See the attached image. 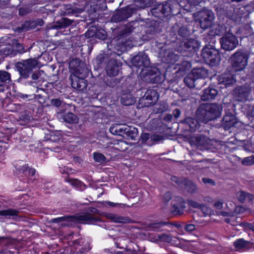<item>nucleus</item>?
I'll return each mask as SVG.
<instances>
[{"mask_svg":"<svg viewBox=\"0 0 254 254\" xmlns=\"http://www.w3.org/2000/svg\"><path fill=\"white\" fill-rule=\"evenodd\" d=\"M222 111V107L218 104H202L197 109L196 115L199 121L207 123L220 117Z\"/></svg>","mask_w":254,"mask_h":254,"instance_id":"f257e3e1","label":"nucleus"},{"mask_svg":"<svg viewBox=\"0 0 254 254\" xmlns=\"http://www.w3.org/2000/svg\"><path fill=\"white\" fill-rule=\"evenodd\" d=\"M249 55L242 51L233 54L229 59L233 69L235 71L244 70L248 64Z\"/></svg>","mask_w":254,"mask_h":254,"instance_id":"f03ea898","label":"nucleus"},{"mask_svg":"<svg viewBox=\"0 0 254 254\" xmlns=\"http://www.w3.org/2000/svg\"><path fill=\"white\" fill-rule=\"evenodd\" d=\"M38 61L35 59H29L22 60L16 63L15 67L19 71L20 76L24 78L29 77L33 69L38 65Z\"/></svg>","mask_w":254,"mask_h":254,"instance_id":"7ed1b4c3","label":"nucleus"},{"mask_svg":"<svg viewBox=\"0 0 254 254\" xmlns=\"http://www.w3.org/2000/svg\"><path fill=\"white\" fill-rule=\"evenodd\" d=\"M99 214V211L95 208H89L86 212L82 215L72 216L75 220L80 223L87 224H95L96 222H101V219L95 215Z\"/></svg>","mask_w":254,"mask_h":254,"instance_id":"20e7f679","label":"nucleus"},{"mask_svg":"<svg viewBox=\"0 0 254 254\" xmlns=\"http://www.w3.org/2000/svg\"><path fill=\"white\" fill-rule=\"evenodd\" d=\"M201 56L205 63L212 66L219 64L221 59L218 51L212 47H204L202 50Z\"/></svg>","mask_w":254,"mask_h":254,"instance_id":"39448f33","label":"nucleus"},{"mask_svg":"<svg viewBox=\"0 0 254 254\" xmlns=\"http://www.w3.org/2000/svg\"><path fill=\"white\" fill-rule=\"evenodd\" d=\"M190 142L191 145L196 146L201 150L208 149L211 148L215 140L208 138L202 134L192 136L190 138Z\"/></svg>","mask_w":254,"mask_h":254,"instance_id":"423d86ee","label":"nucleus"},{"mask_svg":"<svg viewBox=\"0 0 254 254\" xmlns=\"http://www.w3.org/2000/svg\"><path fill=\"white\" fill-rule=\"evenodd\" d=\"M198 21L200 27L203 29H206L211 27L214 19L213 12L208 9H203L197 13Z\"/></svg>","mask_w":254,"mask_h":254,"instance_id":"0eeeda50","label":"nucleus"},{"mask_svg":"<svg viewBox=\"0 0 254 254\" xmlns=\"http://www.w3.org/2000/svg\"><path fill=\"white\" fill-rule=\"evenodd\" d=\"M69 67L74 71L72 76L86 77L89 73L86 64L78 59H73L70 62Z\"/></svg>","mask_w":254,"mask_h":254,"instance_id":"6e6552de","label":"nucleus"},{"mask_svg":"<svg viewBox=\"0 0 254 254\" xmlns=\"http://www.w3.org/2000/svg\"><path fill=\"white\" fill-rule=\"evenodd\" d=\"M141 74L143 81L148 83H159L163 80L162 77L156 67H147Z\"/></svg>","mask_w":254,"mask_h":254,"instance_id":"1a4fd4ad","label":"nucleus"},{"mask_svg":"<svg viewBox=\"0 0 254 254\" xmlns=\"http://www.w3.org/2000/svg\"><path fill=\"white\" fill-rule=\"evenodd\" d=\"M136 11V8L128 5L118 9L113 14L111 20L114 22H120L127 20Z\"/></svg>","mask_w":254,"mask_h":254,"instance_id":"9d476101","label":"nucleus"},{"mask_svg":"<svg viewBox=\"0 0 254 254\" xmlns=\"http://www.w3.org/2000/svg\"><path fill=\"white\" fill-rule=\"evenodd\" d=\"M251 91L250 85L245 84L238 86L234 89L232 95L234 100L239 102H244L248 100Z\"/></svg>","mask_w":254,"mask_h":254,"instance_id":"9b49d317","label":"nucleus"},{"mask_svg":"<svg viewBox=\"0 0 254 254\" xmlns=\"http://www.w3.org/2000/svg\"><path fill=\"white\" fill-rule=\"evenodd\" d=\"M152 14L160 19L170 15L172 13L171 4L169 3L155 4L151 9Z\"/></svg>","mask_w":254,"mask_h":254,"instance_id":"f8f14e48","label":"nucleus"},{"mask_svg":"<svg viewBox=\"0 0 254 254\" xmlns=\"http://www.w3.org/2000/svg\"><path fill=\"white\" fill-rule=\"evenodd\" d=\"M221 48L226 51H231L238 45L239 41L236 36L232 33H226L220 39Z\"/></svg>","mask_w":254,"mask_h":254,"instance_id":"ddd939ff","label":"nucleus"},{"mask_svg":"<svg viewBox=\"0 0 254 254\" xmlns=\"http://www.w3.org/2000/svg\"><path fill=\"white\" fill-rule=\"evenodd\" d=\"M131 63L133 65L138 67H148L150 64L148 56L144 51L139 52L137 55L134 56L131 59Z\"/></svg>","mask_w":254,"mask_h":254,"instance_id":"4468645a","label":"nucleus"},{"mask_svg":"<svg viewBox=\"0 0 254 254\" xmlns=\"http://www.w3.org/2000/svg\"><path fill=\"white\" fill-rule=\"evenodd\" d=\"M158 94L156 90H148L142 98L140 100L144 101L145 106H149L155 104L158 99Z\"/></svg>","mask_w":254,"mask_h":254,"instance_id":"2eb2a0df","label":"nucleus"},{"mask_svg":"<svg viewBox=\"0 0 254 254\" xmlns=\"http://www.w3.org/2000/svg\"><path fill=\"white\" fill-rule=\"evenodd\" d=\"M159 56L163 62L168 63H175L179 59V56L177 54L163 47L159 52Z\"/></svg>","mask_w":254,"mask_h":254,"instance_id":"dca6fc26","label":"nucleus"},{"mask_svg":"<svg viewBox=\"0 0 254 254\" xmlns=\"http://www.w3.org/2000/svg\"><path fill=\"white\" fill-rule=\"evenodd\" d=\"M121 64L120 62L115 59H110L106 67L107 74L111 76H116L118 74Z\"/></svg>","mask_w":254,"mask_h":254,"instance_id":"f3484780","label":"nucleus"},{"mask_svg":"<svg viewBox=\"0 0 254 254\" xmlns=\"http://www.w3.org/2000/svg\"><path fill=\"white\" fill-rule=\"evenodd\" d=\"M180 46L185 52H195L198 50L200 44L196 40L190 39L181 42Z\"/></svg>","mask_w":254,"mask_h":254,"instance_id":"a211bd4d","label":"nucleus"},{"mask_svg":"<svg viewBox=\"0 0 254 254\" xmlns=\"http://www.w3.org/2000/svg\"><path fill=\"white\" fill-rule=\"evenodd\" d=\"M85 77L70 76L72 87L79 91H83L87 87V84L84 78Z\"/></svg>","mask_w":254,"mask_h":254,"instance_id":"6ab92c4d","label":"nucleus"},{"mask_svg":"<svg viewBox=\"0 0 254 254\" xmlns=\"http://www.w3.org/2000/svg\"><path fill=\"white\" fill-rule=\"evenodd\" d=\"M217 94V90L212 86H209L203 90L200 99L203 101H210L214 99Z\"/></svg>","mask_w":254,"mask_h":254,"instance_id":"aec40b11","label":"nucleus"},{"mask_svg":"<svg viewBox=\"0 0 254 254\" xmlns=\"http://www.w3.org/2000/svg\"><path fill=\"white\" fill-rule=\"evenodd\" d=\"M85 7L84 5L82 6L81 7H78L70 4H66L64 5V8L63 15H69L75 14L77 16V14L81 13L84 10Z\"/></svg>","mask_w":254,"mask_h":254,"instance_id":"412c9836","label":"nucleus"},{"mask_svg":"<svg viewBox=\"0 0 254 254\" xmlns=\"http://www.w3.org/2000/svg\"><path fill=\"white\" fill-rule=\"evenodd\" d=\"M181 123L188 126L191 132L196 131L199 127V124L198 120L194 118L187 117L182 120Z\"/></svg>","mask_w":254,"mask_h":254,"instance_id":"4be33fe9","label":"nucleus"},{"mask_svg":"<svg viewBox=\"0 0 254 254\" xmlns=\"http://www.w3.org/2000/svg\"><path fill=\"white\" fill-rule=\"evenodd\" d=\"M184 81L186 85L190 88L194 87L199 88L200 87L199 83H204L203 80H197L191 72L184 78Z\"/></svg>","mask_w":254,"mask_h":254,"instance_id":"5701e85b","label":"nucleus"},{"mask_svg":"<svg viewBox=\"0 0 254 254\" xmlns=\"http://www.w3.org/2000/svg\"><path fill=\"white\" fill-rule=\"evenodd\" d=\"M237 123L235 117L231 113H227L222 120V125L226 130L229 129Z\"/></svg>","mask_w":254,"mask_h":254,"instance_id":"b1692460","label":"nucleus"},{"mask_svg":"<svg viewBox=\"0 0 254 254\" xmlns=\"http://www.w3.org/2000/svg\"><path fill=\"white\" fill-rule=\"evenodd\" d=\"M73 20H70L67 18H62L61 19L57 21L54 24L49 26L48 30L53 29H61L66 28L69 25H71L73 23Z\"/></svg>","mask_w":254,"mask_h":254,"instance_id":"393cba45","label":"nucleus"},{"mask_svg":"<svg viewBox=\"0 0 254 254\" xmlns=\"http://www.w3.org/2000/svg\"><path fill=\"white\" fill-rule=\"evenodd\" d=\"M105 217L115 223H126L129 222V218L122 217L115 214L107 213L104 214Z\"/></svg>","mask_w":254,"mask_h":254,"instance_id":"a878e982","label":"nucleus"},{"mask_svg":"<svg viewBox=\"0 0 254 254\" xmlns=\"http://www.w3.org/2000/svg\"><path fill=\"white\" fill-rule=\"evenodd\" d=\"M191 73L197 80H201L200 79L204 78L207 77L208 72L207 69L203 67L194 68L192 69Z\"/></svg>","mask_w":254,"mask_h":254,"instance_id":"bb28decb","label":"nucleus"},{"mask_svg":"<svg viewBox=\"0 0 254 254\" xmlns=\"http://www.w3.org/2000/svg\"><path fill=\"white\" fill-rule=\"evenodd\" d=\"M219 84H222L225 85L232 84L235 82L233 75L230 73H225L220 75L218 77Z\"/></svg>","mask_w":254,"mask_h":254,"instance_id":"cd10ccee","label":"nucleus"},{"mask_svg":"<svg viewBox=\"0 0 254 254\" xmlns=\"http://www.w3.org/2000/svg\"><path fill=\"white\" fill-rule=\"evenodd\" d=\"M126 124H115L110 128V131L111 133L115 135H118L125 136V131H126Z\"/></svg>","mask_w":254,"mask_h":254,"instance_id":"c85d7f7f","label":"nucleus"},{"mask_svg":"<svg viewBox=\"0 0 254 254\" xmlns=\"http://www.w3.org/2000/svg\"><path fill=\"white\" fill-rule=\"evenodd\" d=\"M244 10V7L234 8L233 13L230 15L231 19L236 22H240L245 13Z\"/></svg>","mask_w":254,"mask_h":254,"instance_id":"c756f323","label":"nucleus"},{"mask_svg":"<svg viewBox=\"0 0 254 254\" xmlns=\"http://www.w3.org/2000/svg\"><path fill=\"white\" fill-rule=\"evenodd\" d=\"M182 189L185 190L187 192L192 194L197 193L198 191V189L192 181L187 179L184 188Z\"/></svg>","mask_w":254,"mask_h":254,"instance_id":"7c9ffc66","label":"nucleus"},{"mask_svg":"<svg viewBox=\"0 0 254 254\" xmlns=\"http://www.w3.org/2000/svg\"><path fill=\"white\" fill-rule=\"evenodd\" d=\"M158 25L154 23L147 27L146 30V39H150L153 37L158 32Z\"/></svg>","mask_w":254,"mask_h":254,"instance_id":"2f4dec72","label":"nucleus"},{"mask_svg":"<svg viewBox=\"0 0 254 254\" xmlns=\"http://www.w3.org/2000/svg\"><path fill=\"white\" fill-rule=\"evenodd\" d=\"M121 102L125 106H130L135 102V98L130 94H123L121 98Z\"/></svg>","mask_w":254,"mask_h":254,"instance_id":"473e14b6","label":"nucleus"},{"mask_svg":"<svg viewBox=\"0 0 254 254\" xmlns=\"http://www.w3.org/2000/svg\"><path fill=\"white\" fill-rule=\"evenodd\" d=\"M126 131H125V138H130L133 140L137 135L138 130L137 129L126 125Z\"/></svg>","mask_w":254,"mask_h":254,"instance_id":"72a5a7b5","label":"nucleus"},{"mask_svg":"<svg viewBox=\"0 0 254 254\" xmlns=\"http://www.w3.org/2000/svg\"><path fill=\"white\" fill-rule=\"evenodd\" d=\"M34 24L32 21H26L20 26L17 27L15 31L18 33L28 31L34 29Z\"/></svg>","mask_w":254,"mask_h":254,"instance_id":"f704fd0d","label":"nucleus"},{"mask_svg":"<svg viewBox=\"0 0 254 254\" xmlns=\"http://www.w3.org/2000/svg\"><path fill=\"white\" fill-rule=\"evenodd\" d=\"M64 121L69 124H77L78 122V117L71 112H68L62 116Z\"/></svg>","mask_w":254,"mask_h":254,"instance_id":"c9c22d12","label":"nucleus"},{"mask_svg":"<svg viewBox=\"0 0 254 254\" xmlns=\"http://www.w3.org/2000/svg\"><path fill=\"white\" fill-rule=\"evenodd\" d=\"M238 200L242 203L246 200L249 202H253L254 200V196L246 192L241 191L238 196Z\"/></svg>","mask_w":254,"mask_h":254,"instance_id":"e433bc0d","label":"nucleus"},{"mask_svg":"<svg viewBox=\"0 0 254 254\" xmlns=\"http://www.w3.org/2000/svg\"><path fill=\"white\" fill-rule=\"evenodd\" d=\"M153 2V0H134V5L141 8L151 6Z\"/></svg>","mask_w":254,"mask_h":254,"instance_id":"4c0bfd02","label":"nucleus"},{"mask_svg":"<svg viewBox=\"0 0 254 254\" xmlns=\"http://www.w3.org/2000/svg\"><path fill=\"white\" fill-rule=\"evenodd\" d=\"M138 26L139 23L137 21H132L126 25L125 28L123 31V34L130 33Z\"/></svg>","mask_w":254,"mask_h":254,"instance_id":"58836bf2","label":"nucleus"},{"mask_svg":"<svg viewBox=\"0 0 254 254\" xmlns=\"http://www.w3.org/2000/svg\"><path fill=\"white\" fill-rule=\"evenodd\" d=\"M187 203L190 206L194 208L200 209L204 212L207 210V208L203 204H200L191 199H188Z\"/></svg>","mask_w":254,"mask_h":254,"instance_id":"ea45409f","label":"nucleus"},{"mask_svg":"<svg viewBox=\"0 0 254 254\" xmlns=\"http://www.w3.org/2000/svg\"><path fill=\"white\" fill-rule=\"evenodd\" d=\"M169 224L168 222L161 221L157 223H152L146 225L145 229L149 228H152L154 231H160L163 226Z\"/></svg>","mask_w":254,"mask_h":254,"instance_id":"a19ab883","label":"nucleus"},{"mask_svg":"<svg viewBox=\"0 0 254 254\" xmlns=\"http://www.w3.org/2000/svg\"><path fill=\"white\" fill-rule=\"evenodd\" d=\"M179 29V26L177 24H175L174 25L170 31V34L168 37V38H170V40L172 42H175L178 38V35L177 33V32H178V30Z\"/></svg>","mask_w":254,"mask_h":254,"instance_id":"79ce46f5","label":"nucleus"},{"mask_svg":"<svg viewBox=\"0 0 254 254\" xmlns=\"http://www.w3.org/2000/svg\"><path fill=\"white\" fill-rule=\"evenodd\" d=\"M234 246L238 249H242L243 248L249 247L251 243L249 241H245L243 239L237 240L234 242Z\"/></svg>","mask_w":254,"mask_h":254,"instance_id":"37998d69","label":"nucleus"},{"mask_svg":"<svg viewBox=\"0 0 254 254\" xmlns=\"http://www.w3.org/2000/svg\"><path fill=\"white\" fill-rule=\"evenodd\" d=\"M171 180L172 181L177 184L179 188L182 189L183 188H184V186L187 178L183 177L179 178L176 176H172L171 178Z\"/></svg>","mask_w":254,"mask_h":254,"instance_id":"c03bdc74","label":"nucleus"},{"mask_svg":"<svg viewBox=\"0 0 254 254\" xmlns=\"http://www.w3.org/2000/svg\"><path fill=\"white\" fill-rule=\"evenodd\" d=\"M58 133V134H56L54 132H52L50 134H47L46 137L47 140L55 143L59 142L61 139V135L60 133Z\"/></svg>","mask_w":254,"mask_h":254,"instance_id":"a18cd8bd","label":"nucleus"},{"mask_svg":"<svg viewBox=\"0 0 254 254\" xmlns=\"http://www.w3.org/2000/svg\"><path fill=\"white\" fill-rule=\"evenodd\" d=\"M156 240L162 242L170 243L172 241V237L170 234H162L158 236V239Z\"/></svg>","mask_w":254,"mask_h":254,"instance_id":"49530a36","label":"nucleus"},{"mask_svg":"<svg viewBox=\"0 0 254 254\" xmlns=\"http://www.w3.org/2000/svg\"><path fill=\"white\" fill-rule=\"evenodd\" d=\"M110 59V56L108 54L101 53L96 58V61L98 64H101L105 63Z\"/></svg>","mask_w":254,"mask_h":254,"instance_id":"de8ad7c7","label":"nucleus"},{"mask_svg":"<svg viewBox=\"0 0 254 254\" xmlns=\"http://www.w3.org/2000/svg\"><path fill=\"white\" fill-rule=\"evenodd\" d=\"M0 79L1 82L9 83L11 81L10 74L5 71H0Z\"/></svg>","mask_w":254,"mask_h":254,"instance_id":"09e8293b","label":"nucleus"},{"mask_svg":"<svg viewBox=\"0 0 254 254\" xmlns=\"http://www.w3.org/2000/svg\"><path fill=\"white\" fill-rule=\"evenodd\" d=\"M171 213L174 215H181L183 214V210L177 204H173L171 208Z\"/></svg>","mask_w":254,"mask_h":254,"instance_id":"8fccbe9b","label":"nucleus"},{"mask_svg":"<svg viewBox=\"0 0 254 254\" xmlns=\"http://www.w3.org/2000/svg\"><path fill=\"white\" fill-rule=\"evenodd\" d=\"M95 37L100 40H106L107 37V33L103 29H97Z\"/></svg>","mask_w":254,"mask_h":254,"instance_id":"3c124183","label":"nucleus"},{"mask_svg":"<svg viewBox=\"0 0 254 254\" xmlns=\"http://www.w3.org/2000/svg\"><path fill=\"white\" fill-rule=\"evenodd\" d=\"M18 211L14 209H7L0 211V215L1 216H16Z\"/></svg>","mask_w":254,"mask_h":254,"instance_id":"603ef678","label":"nucleus"},{"mask_svg":"<svg viewBox=\"0 0 254 254\" xmlns=\"http://www.w3.org/2000/svg\"><path fill=\"white\" fill-rule=\"evenodd\" d=\"M13 47L15 48V50L19 53H23L25 52L24 51V47L23 45L18 42L17 40H14L12 43Z\"/></svg>","mask_w":254,"mask_h":254,"instance_id":"864d4df0","label":"nucleus"},{"mask_svg":"<svg viewBox=\"0 0 254 254\" xmlns=\"http://www.w3.org/2000/svg\"><path fill=\"white\" fill-rule=\"evenodd\" d=\"M178 34L183 37H186L189 35V31L187 29V28L185 27H179L178 30Z\"/></svg>","mask_w":254,"mask_h":254,"instance_id":"5fc2aeb1","label":"nucleus"},{"mask_svg":"<svg viewBox=\"0 0 254 254\" xmlns=\"http://www.w3.org/2000/svg\"><path fill=\"white\" fill-rule=\"evenodd\" d=\"M94 159L96 162L99 163L104 162L106 160V157L100 153H94Z\"/></svg>","mask_w":254,"mask_h":254,"instance_id":"6e6d98bb","label":"nucleus"},{"mask_svg":"<svg viewBox=\"0 0 254 254\" xmlns=\"http://www.w3.org/2000/svg\"><path fill=\"white\" fill-rule=\"evenodd\" d=\"M97 28L96 27H90L85 33V37L91 38L96 36Z\"/></svg>","mask_w":254,"mask_h":254,"instance_id":"4d7b16f0","label":"nucleus"},{"mask_svg":"<svg viewBox=\"0 0 254 254\" xmlns=\"http://www.w3.org/2000/svg\"><path fill=\"white\" fill-rule=\"evenodd\" d=\"M71 216H65V217H59V218H55L52 220V222H54V223H59L60 222L64 221V220H66L67 219L70 221L75 220V218H71Z\"/></svg>","mask_w":254,"mask_h":254,"instance_id":"13d9d810","label":"nucleus"},{"mask_svg":"<svg viewBox=\"0 0 254 254\" xmlns=\"http://www.w3.org/2000/svg\"><path fill=\"white\" fill-rule=\"evenodd\" d=\"M254 163V157L250 156L246 157L242 161V164L245 165H251Z\"/></svg>","mask_w":254,"mask_h":254,"instance_id":"bf43d9fd","label":"nucleus"},{"mask_svg":"<svg viewBox=\"0 0 254 254\" xmlns=\"http://www.w3.org/2000/svg\"><path fill=\"white\" fill-rule=\"evenodd\" d=\"M182 68L184 71L189 70L191 67V64L190 62L188 61H184L182 63Z\"/></svg>","mask_w":254,"mask_h":254,"instance_id":"052dcab7","label":"nucleus"},{"mask_svg":"<svg viewBox=\"0 0 254 254\" xmlns=\"http://www.w3.org/2000/svg\"><path fill=\"white\" fill-rule=\"evenodd\" d=\"M254 117V105H250L248 107L247 113V117L250 118V117Z\"/></svg>","mask_w":254,"mask_h":254,"instance_id":"680f3d73","label":"nucleus"},{"mask_svg":"<svg viewBox=\"0 0 254 254\" xmlns=\"http://www.w3.org/2000/svg\"><path fill=\"white\" fill-rule=\"evenodd\" d=\"M31 12L30 8L27 7H21L19 9V14L20 16H24Z\"/></svg>","mask_w":254,"mask_h":254,"instance_id":"e2e57ef3","label":"nucleus"},{"mask_svg":"<svg viewBox=\"0 0 254 254\" xmlns=\"http://www.w3.org/2000/svg\"><path fill=\"white\" fill-rule=\"evenodd\" d=\"M63 103V101L60 99H53L51 100V104L57 107H60Z\"/></svg>","mask_w":254,"mask_h":254,"instance_id":"0e129e2a","label":"nucleus"},{"mask_svg":"<svg viewBox=\"0 0 254 254\" xmlns=\"http://www.w3.org/2000/svg\"><path fill=\"white\" fill-rule=\"evenodd\" d=\"M151 134L149 133H144L141 134L140 137V139L142 142H145L147 140H148L149 138H151Z\"/></svg>","mask_w":254,"mask_h":254,"instance_id":"69168bd1","label":"nucleus"},{"mask_svg":"<svg viewBox=\"0 0 254 254\" xmlns=\"http://www.w3.org/2000/svg\"><path fill=\"white\" fill-rule=\"evenodd\" d=\"M202 182L205 184H210V185L214 186L215 185V182L212 179L207 178H203L202 179Z\"/></svg>","mask_w":254,"mask_h":254,"instance_id":"338daca9","label":"nucleus"},{"mask_svg":"<svg viewBox=\"0 0 254 254\" xmlns=\"http://www.w3.org/2000/svg\"><path fill=\"white\" fill-rule=\"evenodd\" d=\"M41 71L36 70L35 72H33L31 75V78L34 80H37L41 75ZM42 72L43 71H42Z\"/></svg>","mask_w":254,"mask_h":254,"instance_id":"774afa93","label":"nucleus"}]
</instances>
